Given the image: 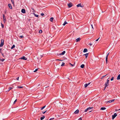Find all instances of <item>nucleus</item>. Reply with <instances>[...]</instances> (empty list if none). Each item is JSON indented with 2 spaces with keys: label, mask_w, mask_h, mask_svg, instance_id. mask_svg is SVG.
<instances>
[{
  "label": "nucleus",
  "mask_w": 120,
  "mask_h": 120,
  "mask_svg": "<svg viewBox=\"0 0 120 120\" xmlns=\"http://www.w3.org/2000/svg\"><path fill=\"white\" fill-rule=\"evenodd\" d=\"M20 59H21L25 60H27V58H25L24 56H23L21 57Z\"/></svg>",
  "instance_id": "9d476101"
},
{
  "label": "nucleus",
  "mask_w": 120,
  "mask_h": 120,
  "mask_svg": "<svg viewBox=\"0 0 120 120\" xmlns=\"http://www.w3.org/2000/svg\"><path fill=\"white\" fill-rule=\"evenodd\" d=\"M3 21L4 23L6 21V18H5V16L4 14H3Z\"/></svg>",
  "instance_id": "f03ea898"
},
{
  "label": "nucleus",
  "mask_w": 120,
  "mask_h": 120,
  "mask_svg": "<svg viewBox=\"0 0 120 120\" xmlns=\"http://www.w3.org/2000/svg\"><path fill=\"white\" fill-rule=\"evenodd\" d=\"M106 109V108L105 107H101L100 109V110H104Z\"/></svg>",
  "instance_id": "dca6fc26"
},
{
  "label": "nucleus",
  "mask_w": 120,
  "mask_h": 120,
  "mask_svg": "<svg viewBox=\"0 0 120 120\" xmlns=\"http://www.w3.org/2000/svg\"><path fill=\"white\" fill-rule=\"evenodd\" d=\"M84 64H82L80 66V67L82 68H84Z\"/></svg>",
  "instance_id": "4be33fe9"
},
{
  "label": "nucleus",
  "mask_w": 120,
  "mask_h": 120,
  "mask_svg": "<svg viewBox=\"0 0 120 120\" xmlns=\"http://www.w3.org/2000/svg\"><path fill=\"white\" fill-rule=\"evenodd\" d=\"M53 17H51V18H50V21L52 22V21H53Z\"/></svg>",
  "instance_id": "f3484780"
},
{
  "label": "nucleus",
  "mask_w": 120,
  "mask_h": 120,
  "mask_svg": "<svg viewBox=\"0 0 120 120\" xmlns=\"http://www.w3.org/2000/svg\"><path fill=\"white\" fill-rule=\"evenodd\" d=\"M19 77H18L17 78H16V79H17V80H19Z\"/></svg>",
  "instance_id": "8fccbe9b"
},
{
  "label": "nucleus",
  "mask_w": 120,
  "mask_h": 120,
  "mask_svg": "<svg viewBox=\"0 0 120 120\" xmlns=\"http://www.w3.org/2000/svg\"><path fill=\"white\" fill-rule=\"evenodd\" d=\"M21 12L23 13H25L26 12L25 9H22L21 10Z\"/></svg>",
  "instance_id": "f8f14e48"
},
{
  "label": "nucleus",
  "mask_w": 120,
  "mask_h": 120,
  "mask_svg": "<svg viewBox=\"0 0 120 120\" xmlns=\"http://www.w3.org/2000/svg\"><path fill=\"white\" fill-rule=\"evenodd\" d=\"M114 77H112L111 79V81H112L113 80Z\"/></svg>",
  "instance_id": "72a5a7b5"
},
{
  "label": "nucleus",
  "mask_w": 120,
  "mask_h": 120,
  "mask_svg": "<svg viewBox=\"0 0 120 120\" xmlns=\"http://www.w3.org/2000/svg\"><path fill=\"white\" fill-rule=\"evenodd\" d=\"M34 16L36 17H38V15H37L35 14L34 13Z\"/></svg>",
  "instance_id": "bb28decb"
},
{
  "label": "nucleus",
  "mask_w": 120,
  "mask_h": 120,
  "mask_svg": "<svg viewBox=\"0 0 120 120\" xmlns=\"http://www.w3.org/2000/svg\"><path fill=\"white\" fill-rule=\"evenodd\" d=\"M109 53H109H108L107 54V55L106 56V64L107 63L108 56Z\"/></svg>",
  "instance_id": "0eeeda50"
},
{
  "label": "nucleus",
  "mask_w": 120,
  "mask_h": 120,
  "mask_svg": "<svg viewBox=\"0 0 120 120\" xmlns=\"http://www.w3.org/2000/svg\"><path fill=\"white\" fill-rule=\"evenodd\" d=\"M15 45H13L12 46V47L11 48V49H13V48H15Z\"/></svg>",
  "instance_id": "a878e982"
},
{
  "label": "nucleus",
  "mask_w": 120,
  "mask_h": 120,
  "mask_svg": "<svg viewBox=\"0 0 120 120\" xmlns=\"http://www.w3.org/2000/svg\"><path fill=\"white\" fill-rule=\"evenodd\" d=\"M39 32L40 33H41L42 32V30H40L39 31Z\"/></svg>",
  "instance_id": "c756f323"
},
{
  "label": "nucleus",
  "mask_w": 120,
  "mask_h": 120,
  "mask_svg": "<svg viewBox=\"0 0 120 120\" xmlns=\"http://www.w3.org/2000/svg\"><path fill=\"white\" fill-rule=\"evenodd\" d=\"M82 119L81 117H80L78 120H82Z\"/></svg>",
  "instance_id": "c03bdc74"
},
{
  "label": "nucleus",
  "mask_w": 120,
  "mask_h": 120,
  "mask_svg": "<svg viewBox=\"0 0 120 120\" xmlns=\"http://www.w3.org/2000/svg\"><path fill=\"white\" fill-rule=\"evenodd\" d=\"M41 16H43L44 15V14L43 13H41Z\"/></svg>",
  "instance_id": "79ce46f5"
},
{
  "label": "nucleus",
  "mask_w": 120,
  "mask_h": 120,
  "mask_svg": "<svg viewBox=\"0 0 120 120\" xmlns=\"http://www.w3.org/2000/svg\"><path fill=\"white\" fill-rule=\"evenodd\" d=\"M117 114L116 113H115L112 116V119L113 120L115 118V117L117 116Z\"/></svg>",
  "instance_id": "20e7f679"
},
{
  "label": "nucleus",
  "mask_w": 120,
  "mask_h": 120,
  "mask_svg": "<svg viewBox=\"0 0 120 120\" xmlns=\"http://www.w3.org/2000/svg\"><path fill=\"white\" fill-rule=\"evenodd\" d=\"M0 53H1V54H2V56H3V57H4V54H3V53H2V52H1V51H0Z\"/></svg>",
  "instance_id": "58836bf2"
},
{
  "label": "nucleus",
  "mask_w": 120,
  "mask_h": 120,
  "mask_svg": "<svg viewBox=\"0 0 120 120\" xmlns=\"http://www.w3.org/2000/svg\"><path fill=\"white\" fill-rule=\"evenodd\" d=\"M1 25L2 27V28H3L4 27V25H3L2 23H1Z\"/></svg>",
  "instance_id": "2f4dec72"
},
{
  "label": "nucleus",
  "mask_w": 120,
  "mask_h": 120,
  "mask_svg": "<svg viewBox=\"0 0 120 120\" xmlns=\"http://www.w3.org/2000/svg\"><path fill=\"white\" fill-rule=\"evenodd\" d=\"M117 111V109H115V111Z\"/></svg>",
  "instance_id": "5fc2aeb1"
},
{
  "label": "nucleus",
  "mask_w": 120,
  "mask_h": 120,
  "mask_svg": "<svg viewBox=\"0 0 120 120\" xmlns=\"http://www.w3.org/2000/svg\"><path fill=\"white\" fill-rule=\"evenodd\" d=\"M23 86H18L17 87V88H23Z\"/></svg>",
  "instance_id": "c85d7f7f"
},
{
  "label": "nucleus",
  "mask_w": 120,
  "mask_h": 120,
  "mask_svg": "<svg viewBox=\"0 0 120 120\" xmlns=\"http://www.w3.org/2000/svg\"><path fill=\"white\" fill-rule=\"evenodd\" d=\"M89 45H90V46H91L92 45V44L91 43H90L89 44H88Z\"/></svg>",
  "instance_id": "e433bc0d"
},
{
  "label": "nucleus",
  "mask_w": 120,
  "mask_h": 120,
  "mask_svg": "<svg viewBox=\"0 0 120 120\" xmlns=\"http://www.w3.org/2000/svg\"><path fill=\"white\" fill-rule=\"evenodd\" d=\"M68 23L66 22V21H65L64 23L63 24V25L64 26H65L66 24H67Z\"/></svg>",
  "instance_id": "393cba45"
},
{
  "label": "nucleus",
  "mask_w": 120,
  "mask_h": 120,
  "mask_svg": "<svg viewBox=\"0 0 120 120\" xmlns=\"http://www.w3.org/2000/svg\"><path fill=\"white\" fill-rule=\"evenodd\" d=\"M65 52V51H64L63 52H62L60 54V55H64Z\"/></svg>",
  "instance_id": "412c9836"
},
{
  "label": "nucleus",
  "mask_w": 120,
  "mask_h": 120,
  "mask_svg": "<svg viewBox=\"0 0 120 120\" xmlns=\"http://www.w3.org/2000/svg\"><path fill=\"white\" fill-rule=\"evenodd\" d=\"M45 117L44 116H43L42 117H41V118H40L41 120H43V119L45 118Z\"/></svg>",
  "instance_id": "5701e85b"
},
{
  "label": "nucleus",
  "mask_w": 120,
  "mask_h": 120,
  "mask_svg": "<svg viewBox=\"0 0 120 120\" xmlns=\"http://www.w3.org/2000/svg\"><path fill=\"white\" fill-rule=\"evenodd\" d=\"M56 60L62 61V60H59V59H56Z\"/></svg>",
  "instance_id": "09e8293b"
},
{
  "label": "nucleus",
  "mask_w": 120,
  "mask_h": 120,
  "mask_svg": "<svg viewBox=\"0 0 120 120\" xmlns=\"http://www.w3.org/2000/svg\"><path fill=\"white\" fill-rule=\"evenodd\" d=\"M92 107H89L87 109H86L85 110V112H86L88 111L89 110H90L92 108Z\"/></svg>",
  "instance_id": "7ed1b4c3"
},
{
  "label": "nucleus",
  "mask_w": 120,
  "mask_h": 120,
  "mask_svg": "<svg viewBox=\"0 0 120 120\" xmlns=\"http://www.w3.org/2000/svg\"><path fill=\"white\" fill-rule=\"evenodd\" d=\"M79 110L78 109L77 110L75 111L74 112L75 114H76L78 113L79 112Z\"/></svg>",
  "instance_id": "4468645a"
},
{
  "label": "nucleus",
  "mask_w": 120,
  "mask_h": 120,
  "mask_svg": "<svg viewBox=\"0 0 120 120\" xmlns=\"http://www.w3.org/2000/svg\"><path fill=\"white\" fill-rule=\"evenodd\" d=\"M80 39H81L79 38H77L76 39V42H78V41H79L80 40Z\"/></svg>",
  "instance_id": "ddd939ff"
},
{
  "label": "nucleus",
  "mask_w": 120,
  "mask_h": 120,
  "mask_svg": "<svg viewBox=\"0 0 120 120\" xmlns=\"http://www.w3.org/2000/svg\"><path fill=\"white\" fill-rule=\"evenodd\" d=\"M99 38H98L96 40V41H98V39H99Z\"/></svg>",
  "instance_id": "603ef678"
},
{
  "label": "nucleus",
  "mask_w": 120,
  "mask_h": 120,
  "mask_svg": "<svg viewBox=\"0 0 120 120\" xmlns=\"http://www.w3.org/2000/svg\"><path fill=\"white\" fill-rule=\"evenodd\" d=\"M69 64H70V65H71L72 67L74 65L72 64H71V63H70Z\"/></svg>",
  "instance_id": "ea45409f"
},
{
  "label": "nucleus",
  "mask_w": 120,
  "mask_h": 120,
  "mask_svg": "<svg viewBox=\"0 0 120 120\" xmlns=\"http://www.w3.org/2000/svg\"><path fill=\"white\" fill-rule=\"evenodd\" d=\"M67 5L69 8H70L73 6L72 4L71 3H69Z\"/></svg>",
  "instance_id": "39448f33"
},
{
  "label": "nucleus",
  "mask_w": 120,
  "mask_h": 120,
  "mask_svg": "<svg viewBox=\"0 0 120 120\" xmlns=\"http://www.w3.org/2000/svg\"><path fill=\"white\" fill-rule=\"evenodd\" d=\"M47 111H46L44 112H42V113L43 114H44Z\"/></svg>",
  "instance_id": "4c0bfd02"
},
{
  "label": "nucleus",
  "mask_w": 120,
  "mask_h": 120,
  "mask_svg": "<svg viewBox=\"0 0 120 120\" xmlns=\"http://www.w3.org/2000/svg\"><path fill=\"white\" fill-rule=\"evenodd\" d=\"M91 111H90L89 112H91Z\"/></svg>",
  "instance_id": "4d7b16f0"
},
{
  "label": "nucleus",
  "mask_w": 120,
  "mask_h": 120,
  "mask_svg": "<svg viewBox=\"0 0 120 120\" xmlns=\"http://www.w3.org/2000/svg\"><path fill=\"white\" fill-rule=\"evenodd\" d=\"M13 89V87H9V90H8V91H9L10 90H11L12 89Z\"/></svg>",
  "instance_id": "b1692460"
},
{
  "label": "nucleus",
  "mask_w": 120,
  "mask_h": 120,
  "mask_svg": "<svg viewBox=\"0 0 120 120\" xmlns=\"http://www.w3.org/2000/svg\"><path fill=\"white\" fill-rule=\"evenodd\" d=\"M17 101V99H16L15 101H14L13 103V104H14L15 102L16 101Z\"/></svg>",
  "instance_id": "f704fd0d"
},
{
  "label": "nucleus",
  "mask_w": 120,
  "mask_h": 120,
  "mask_svg": "<svg viewBox=\"0 0 120 120\" xmlns=\"http://www.w3.org/2000/svg\"><path fill=\"white\" fill-rule=\"evenodd\" d=\"M65 63H63L61 65V66H63L64 65Z\"/></svg>",
  "instance_id": "473e14b6"
},
{
  "label": "nucleus",
  "mask_w": 120,
  "mask_h": 120,
  "mask_svg": "<svg viewBox=\"0 0 120 120\" xmlns=\"http://www.w3.org/2000/svg\"><path fill=\"white\" fill-rule=\"evenodd\" d=\"M4 40H1V43L0 45V47H2L4 45Z\"/></svg>",
  "instance_id": "f257e3e1"
},
{
  "label": "nucleus",
  "mask_w": 120,
  "mask_h": 120,
  "mask_svg": "<svg viewBox=\"0 0 120 120\" xmlns=\"http://www.w3.org/2000/svg\"><path fill=\"white\" fill-rule=\"evenodd\" d=\"M87 49H84L83 52H87Z\"/></svg>",
  "instance_id": "6ab92c4d"
},
{
  "label": "nucleus",
  "mask_w": 120,
  "mask_h": 120,
  "mask_svg": "<svg viewBox=\"0 0 120 120\" xmlns=\"http://www.w3.org/2000/svg\"><path fill=\"white\" fill-rule=\"evenodd\" d=\"M1 49H0V51H1Z\"/></svg>",
  "instance_id": "864d4df0"
},
{
  "label": "nucleus",
  "mask_w": 120,
  "mask_h": 120,
  "mask_svg": "<svg viewBox=\"0 0 120 120\" xmlns=\"http://www.w3.org/2000/svg\"><path fill=\"white\" fill-rule=\"evenodd\" d=\"M91 27H92V29H94V28H93V25H92V24H91Z\"/></svg>",
  "instance_id": "37998d69"
},
{
  "label": "nucleus",
  "mask_w": 120,
  "mask_h": 120,
  "mask_svg": "<svg viewBox=\"0 0 120 120\" xmlns=\"http://www.w3.org/2000/svg\"><path fill=\"white\" fill-rule=\"evenodd\" d=\"M88 53H87L86 54L83 55H85L86 56V58L88 56Z\"/></svg>",
  "instance_id": "aec40b11"
},
{
  "label": "nucleus",
  "mask_w": 120,
  "mask_h": 120,
  "mask_svg": "<svg viewBox=\"0 0 120 120\" xmlns=\"http://www.w3.org/2000/svg\"><path fill=\"white\" fill-rule=\"evenodd\" d=\"M117 79L119 80L120 79V74H119L117 77Z\"/></svg>",
  "instance_id": "2eb2a0df"
},
{
  "label": "nucleus",
  "mask_w": 120,
  "mask_h": 120,
  "mask_svg": "<svg viewBox=\"0 0 120 120\" xmlns=\"http://www.w3.org/2000/svg\"><path fill=\"white\" fill-rule=\"evenodd\" d=\"M90 83H86L84 85V86L85 87H86L88 86L89 85Z\"/></svg>",
  "instance_id": "1a4fd4ad"
},
{
  "label": "nucleus",
  "mask_w": 120,
  "mask_h": 120,
  "mask_svg": "<svg viewBox=\"0 0 120 120\" xmlns=\"http://www.w3.org/2000/svg\"><path fill=\"white\" fill-rule=\"evenodd\" d=\"M54 118H51L49 120H51L54 119Z\"/></svg>",
  "instance_id": "de8ad7c7"
},
{
  "label": "nucleus",
  "mask_w": 120,
  "mask_h": 120,
  "mask_svg": "<svg viewBox=\"0 0 120 120\" xmlns=\"http://www.w3.org/2000/svg\"><path fill=\"white\" fill-rule=\"evenodd\" d=\"M38 69H36L35 71H34V72H35L38 71Z\"/></svg>",
  "instance_id": "7c9ffc66"
},
{
  "label": "nucleus",
  "mask_w": 120,
  "mask_h": 120,
  "mask_svg": "<svg viewBox=\"0 0 120 120\" xmlns=\"http://www.w3.org/2000/svg\"><path fill=\"white\" fill-rule=\"evenodd\" d=\"M45 106H43V107H42L41 108V110H42L44 109L45 108Z\"/></svg>",
  "instance_id": "cd10ccee"
},
{
  "label": "nucleus",
  "mask_w": 120,
  "mask_h": 120,
  "mask_svg": "<svg viewBox=\"0 0 120 120\" xmlns=\"http://www.w3.org/2000/svg\"><path fill=\"white\" fill-rule=\"evenodd\" d=\"M4 60H5L4 59H0L2 61H4Z\"/></svg>",
  "instance_id": "49530a36"
},
{
  "label": "nucleus",
  "mask_w": 120,
  "mask_h": 120,
  "mask_svg": "<svg viewBox=\"0 0 120 120\" xmlns=\"http://www.w3.org/2000/svg\"><path fill=\"white\" fill-rule=\"evenodd\" d=\"M77 7H82V6H81V4H79L77 5Z\"/></svg>",
  "instance_id": "a211bd4d"
},
{
  "label": "nucleus",
  "mask_w": 120,
  "mask_h": 120,
  "mask_svg": "<svg viewBox=\"0 0 120 120\" xmlns=\"http://www.w3.org/2000/svg\"><path fill=\"white\" fill-rule=\"evenodd\" d=\"M8 6L9 7V8L11 9L12 8V6L10 4H8Z\"/></svg>",
  "instance_id": "9b49d317"
},
{
  "label": "nucleus",
  "mask_w": 120,
  "mask_h": 120,
  "mask_svg": "<svg viewBox=\"0 0 120 120\" xmlns=\"http://www.w3.org/2000/svg\"><path fill=\"white\" fill-rule=\"evenodd\" d=\"M115 99H113L112 100H109L107 101H106V102L107 103L109 102V103H111V102H113V101H115Z\"/></svg>",
  "instance_id": "6e6552de"
},
{
  "label": "nucleus",
  "mask_w": 120,
  "mask_h": 120,
  "mask_svg": "<svg viewBox=\"0 0 120 120\" xmlns=\"http://www.w3.org/2000/svg\"><path fill=\"white\" fill-rule=\"evenodd\" d=\"M32 10H34V9L33 8H32Z\"/></svg>",
  "instance_id": "6e6d98bb"
},
{
  "label": "nucleus",
  "mask_w": 120,
  "mask_h": 120,
  "mask_svg": "<svg viewBox=\"0 0 120 120\" xmlns=\"http://www.w3.org/2000/svg\"><path fill=\"white\" fill-rule=\"evenodd\" d=\"M20 37L21 38H22L23 37V36H22H22H20Z\"/></svg>",
  "instance_id": "a19ab883"
},
{
  "label": "nucleus",
  "mask_w": 120,
  "mask_h": 120,
  "mask_svg": "<svg viewBox=\"0 0 120 120\" xmlns=\"http://www.w3.org/2000/svg\"><path fill=\"white\" fill-rule=\"evenodd\" d=\"M11 2L12 4H14V2L13 1V0H11Z\"/></svg>",
  "instance_id": "c9c22d12"
},
{
  "label": "nucleus",
  "mask_w": 120,
  "mask_h": 120,
  "mask_svg": "<svg viewBox=\"0 0 120 120\" xmlns=\"http://www.w3.org/2000/svg\"><path fill=\"white\" fill-rule=\"evenodd\" d=\"M109 85V83H108L107 82H105V89L106 88V87L108 86Z\"/></svg>",
  "instance_id": "423d86ee"
},
{
  "label": "nucleus",
  "mask_w": 120,
  "mask_h": 120,
  "mask_svg": "<svg viewBox=\"0 0 120 120\" xmlns=\"http://www.w3.org/2000/svg\"><path fill=\"white\" fill-rule=\"evenodd\" d=\"M107 82L109 83V80L108 79H107Z\"/></svg>",
  "instance_id": "3c124183"
},
{
  "label": "nucleus",
  "mask_w": 120,
  "mask_h": 120,
  "mask_svg": "<svg viewBox=\"0 0 120 120\" xmlns=\"http://www.w3.org/2000/svg\"><path fill=\"white\" fill-rule=\"evenodd\" d=\"M107 75H105V76H103L101 78V79H102L104 77H105V76H106Z\"/></svg>",
  "instance_id": "a18cd8bd"
}]
</instances>
